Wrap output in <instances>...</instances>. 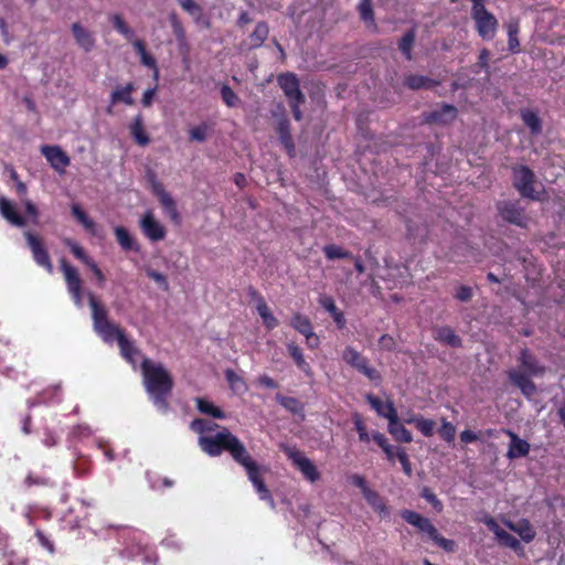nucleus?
I'll return each mask as SVG.
<instances>
[{"instance_id":"34","label":"nucleus","mask_w":565,"mask_h":565,"mask_svg":"<svg viewBox=\"0 0 565 565\" xmlns=\"http://www.w3.org/2000/svg\"><path fill=\"white\" fill-rule=\"evenodd\" d=\"M134 90H135V85L131 82L128 83L127 85L122 86V87L116 88L110 94V103H111V105H116L118 103H124V104L129 105V106L134 105L135 100L131 97V94H132Z\"/></svg>"},{"instance_id":"5","label":"nucleus","mask_w":565,"mask_h":565,"mask_svg":"<svg viewBox=\"0 0 565 565\" xmlns=\"http://www.w3.org/2000/svg\"><path fill=\"white\" fill-rule=\"evenodd\" d=\"M277 84L284 92L287 102L291 108L294 118L297 121L302 119L300 107L306 103V95L300 88V81L292 72H285L277 76Z\"/></svg>"},{"instance_id":"28","label":"nucleus","mask_w":565,"mask_h":565,"mask_svg":"<svg viewBox=\"0 0 565 565\" xmlns=\"http://www.w3.org/2000/svg\"><path fill=\"white\" fill-rule=\"evenodd\" d=\"M180 7L188 12L199 25L211 28V21L203 14V9L194 0H177Z\"/></svg>"},{"instance_id":"13","label":"nucleus","mask_w":565,"mask_h":565,"mask_svg":"<svg viewBox=\"0 0 565 565\" xmlns=\"http://www.w3.org/2000/svg\"><path fill=\"white\" fill-rule=\"evenodd\" d=\"M150 179L152 183V192L157 196L161 207L173 223L180 224L181 217L174 199L168 191H166L163 184L157 181L153 173L150 175Z\"/></svg>"},{"instance_id":"20","label":"nucleus","mask_w":565,"mask_h":565,"mask_svg":"<svg viewBox=\"0 0 565 565\" xmlns=\"http://www.w3.org/2000/svg\"><path fill=\"white\" fill-rule=\"evenodd\" d=\"M71 31L76 45L84 52L89 53L95 49L96 38L93 31L79 22H74L71 25Z\"/></svg>"},{"instance_id":"27","label":"nucleus","mask_w":565,"mask_h":565,"mask_svg":"<svg viewBox=\"0 0 565 565\" xmlns=\"http://www.w3.org/2000/svg\"><path fill=\"white\" fill-rule=\"evenodd\" d=\"M288 355L294 360L296 366L307 376H312V367L306 361L302 349L294 341L286 343Z\"/></svg>"},{"instance_id":"38","label":"nucleus","mask_w":565,"mask_h":565,"mask_svg":"<svg viewBox=\"0 0 565 565\" xmlns=\"http://www.w3.org/2000/svg\"><path fill=\"white\" fill-rule=\"evenodd\" d=\"M195 402H196V408L200 413L210 415L216 419H224L226 417L225 413L220 407H217L213 403H211L210 401H207L203 397H198L195 399Z\"/></svg>"},{"instance_id":"63","label":"nucleus","mask_w":565,"mask_h":565,"mask_svg":"<svg viewBox=\"0 0 565 565\" xmlns=\"http://www.w3.org/2000/svg\"><path fill=\"white\" fill-rule=\"evenodd\" d=\"M170 21H171V26H172V30H173V33H174L177 40H179V41L184 40L185 31H184L182 23L178 19V17L175 14H172L170 18Z\"/></svg>"},{"instance_id":"23","label":"nucleus","mask_w":565,"mask_h":565,"mask_svg":"<svg viewBox=\"0 0 565 565\" xmlns=\"http://www.w3.org/2000/svg\"><path fill=\"white\" fill-rule=\"evenodd\" d=\"M0 215L11 225L23 227L26 225V218L20 214L17 206L7 198H0Z\"/></svg>"},{"instance_id":"25","label":"nucleus","mask_w":565,"mask_h":565,"mask_svg":"<svg viewBox=\"0 0 565 565\" xmlns=\"http://www.w3.org/2000/svg\"><path fill=\"white\" fill-rule=\"evenodd\" d=\"M507 435L510 437V445L507 452V457L511 460L526 457L530 452L531 446L530 444L521 439L512 430H505Z\"/></svg>"},{"instance_id":"36","label":"nucleus","mask_w":565,"mask_h":565,"mask_svg":"<svg viewBox=\"0 0 565 565\" xmlns=\"http://www.w3.org/2000/svg\"><path fill=\"white\" fill-rule=\"evenodd\" d=\"M520 115L522 121L530 129L533 136H539L542 132V120L535 111L522 109Z\"/></svg>"},{"instance_id":"21","label":"nucleus","mask_w":565,"mask_h":565,"mask_svg":"<svg viewBox=\"0 0 565 565\" xmlns=\"http://www.w3.org/2000/svg\"><path fill=\"white\" fill-rule=\"evenodd\" d=\"M401 516L411 525L418 529L419 532L427 534L429 539H431L437 532L436 526L430 522L429 519L423 516L422 514L412 511V510H403Z\"/></svg>"},{"instance_id":"43","label":"nucleus","mask_w":565,"mask_h":565,"mask_svg":"<svg viewBox=\"0 0 565 565\" xmlns=\"http://www.w3.org/2000/svg\"><path fill=\"white\" fill-rule=\"evenodd\" d=\"M290 327H292L296 331H298L302 335H305L313 330L311 320L307 316H305L300 312H296L292 316V318L290 320Z\"/></svg>"},{"instance_id":"54","label":"nucleus","mask_w":565,"mask_h":565,"mask_svg":"<svg viewBox=\"0 0 565 565\" xmlns=\"http://www.w3.org/2000/svg\"><path fill=\"white\" fill-rule=\"evenodd\" d=\"M439 436L447 443H454L456 436V427L450 422L443 419L441 426L438 429Z\"/></svg>"},{"instance_id":"1","label":"nucleus","mask_w":565,"mask_h":565,"mask_svg":"<svg viewBox=\"0 0 565 565\" xmlns=\"http://www.w3.org/2000/svg\"><path fill=\"white\" fill-rule=\"evenodd\" d=\"M140 369L142 383L153 405L164 413L168 412V398L174 386L171 373L162 363L153 362L149 358L142 360Z\"/></svg>"},{"instance_id":"31","label":"nucleus","mask_w":565,"mask_h":565,"mask_svg":"<svg viewBox=\"0 0 565 565\" xmlns=\"http://www.w3.org/2000/svg\"><path fill=\"white\" fill-rule=\"evenodd\" d=\"M320 305L331 315L338 329L345 327L347 320L343 312L337 307L334 300L330 296H324L319 300Z\"/></svg>"},{"instance_id":"51","label":"nucleus","mask_w":565,"mask_h":565,"mask_svg":"<svg viewBox=\"0 0 565 565\" xmlns=\"http://www.w3.org/2000/svg\"><path fill=\"white\" fill-rule=\"evenodd\" d=\"M358 11L363 22L374 24L375 19L372 0H360Z\"/></svg>"},{"instance_id":"15","label":"nucleus","mask_w":565,"mask_h":565,"mask_svg":"<svg viewBox=\"0 0 565 565\" xmlns=\"http://www.w3.org/2000/svg\"><path fill=\"white\" fill-rule=\"evenodd\" d=\"M499 215L508 223L525 228L527 216L518 201H502L497 204Z\"/></svg>"},{"instance_id":"57","label":"nucleus","mask_w":565,"mask_h":565,"mask_svg":"<svg viewBox=\"0 0 565 565\" xmlns=\"http://www.w3.org/2000/svg\"><path fill=\"white\" fill-rule=\"evenodd\" d=\"M221 97L228 107H236L239 104V97L228 85L222 86Z\"/></svg>"},{"instance_id":"44","label":"nucleus","mask_w":565,"mask_h":565,"mask_svg":"<svg viewBox=\"0 0 565 565\" xmlns=\"http://www.w3.org/2000/svg\"><path fill=\"white\" fill-rule=\"evenodd\" d=\"M117 342L120 349V354L126 359V361L134 363V356L139 353L134 342L130 341L126 334H120V339Z\"/></svg>"},{"instance_id":"6","label":"nucleus","mask_w":565,"mask_h":565,"mask_svg":"<svg viewBox=\"0 0 565 565\" xmlns=\"http://www.w3.org/2000/svg\"><path fill=\"white\" fill-rule=\"evenodd\" d=\"M512 182L522 198L533 201L541 200V192L544 189L539 184L534 171L527 166L519 164L512 168Z\"/></svg>"},{"instance_id":"11","label":"nucleus","mask_w":565,"mask_h":565,"mask_svg":"<svg viewBox=\"0 0 565 565\" xmlns=\"http://www.w3.org/2000/svg\"><path fill=\"white\" fill-rule=\"evenodd\" d=\"M271 116L277 118V134L280 143L286 149L289 157L296 153L295 142L290 130V120L286 114L282 104H278L276 109L271 111Z\"/></svg>"},{"instance_id":"47","label":"nucleus","mask_w":565,"mask_h":565,"mask_svg":"<svg viewBox=\"0 0 565 565\" xmlns=\"http://www.w3.org/2000/svg\"><path fill=\"white\" fill-rule=\"evenodd\" d=\"M225 379L231 387L235 392H246L247 385L242 376H239L234 370L227 369L225 372Z\"/></svg>"},{"instance_id":"29","label":"nucleus","mask_w":565,"mask_h":565,"mask_svg":"<svg viewBox=\"0 0 565 565\" xmlns=\"http://www.w3.org/2000/svg\"><path fill=\"white\" fill-rule=\"evenodd\" d=\"M404 84L412 90H418L434 88L440 85V82L424 75L408 74L404 78Z\"/></svg>"},{"instance_id":"52","label":"nucleus","mask_w":565,"mask_h":565,"mask_svg":"<svg viewBox=\"0 0 565 565\" xmlns=\"http://www.w3.org/2000/svg\"><path fill=\"white\" fill-rule=\"evenodd\" d=\"M352 422L354 424V428L359 434V439L362 443H369L371 440V437L366 430L365 422L361 414L353 413L352 415Z\"/></svg>"},{"instance_id":"37","label":"nucleus","mask_w":565,"mask_h":565,"mask_svg":"<svg viewBox=\"0 0 565 565\" xmlns=\"http://www.w3.org/2000/svg\"><path fill=\"white\" fill-rule=\"evenodd\" d=\"M72 215L83 227L92 235L96 234V223L87 215V213L78 205H72Z\"/></svg>"},{"instance_id":"49","label":"nucleus","mask_w":565,"mask_h":565,"mask_svg":"<svg viewBox=\"0 0 565 565\" xmlns=\"http://www.w3.org/2000/svg\"><path fill=\"white\" fill-rule=\"evenodd\" d=\"M415 31H407L398 42V49L407 60L412 58V49L415 42Z\"/></svg>"},{"instance_id":"3","label":"nucleus","mask_w":565,"mask_h":565,"mask_svg":"<svg viewBox=\"0 0 565 565\" xmlns=\"http://www.w3.org/2000/svg\"><path fill=\"white\" fill-rule=\"evenodd\" d=\"M519 362L525 372L521 370H511L508 373L509 380L515 385L522 394L531 398L536 394V385L530 376H542L546 369L540 364L535 355L529 349H523L519 355Z\"/></svg>"},{"instance_id":"42","label":"nucleus","mask_w":565,"mask_h":565,"mask_svg":"<svg viewBox=\"0 0 565 565\" xmlns=\"http://www.w3.org/2000/svg\"><path fill=\"white\" fill-rule=\"evenodd\" d=\"M256 310L268 330H273L278 326L279 322L277 318L271 313L269 307L266 303V300H260L259 303L256 305Z\"/></svg>"},{"instance_id":"45","label":"nucleus","mask_w":565,"mask_h":565,"mask_svg":"<svg viewBox=\"0 0 565 565\" xmlns=\"http://www.w3.org/2000/svg\"><path fill=\"white\" fill-rule=\"evenodd\" d=\"M276 399L285 409L291 414H300L305 409L303 404L296 397L277 394Z\"/></svg>"},{"instance_id":"41","label":"nucleus","mask_w":565,"mask_h":565,"mask_svg":"<svg viewBox=\"0 0 565 565\" xmlns=\"http://www.w3.org/2000/svg\"><path fill=\"white\" fill-rule=\"evenodd\" d=\"M95 330L103 337L105 341H111L116 339L117 341L120 339V334H125L124 330H121L118 326L110 322L109 320Z\"/></svg>"},{"instance_id":"64","label":"nucleus","mask_w":565,"mask_h":565,"mask_svg":"<svg viewBox=\"0 0 565 565\" xmlns=\"http://www.w3.org/2000/svg\"><path fill=\"white\" fill-rule=\"evenodd\" d=\"M71 252L77 259L83 262L85 265H88L93 262V259L87 255L85 249L78 244H73L71 247Z\"/></svg>"},{"instance_id":"22","label":"nucleus","mask_w":565,"mask_h":565,"mask_svg":"<svg viewBox=\"0 0 565 565\" xmlns=\"http://www.w3.org/2000/svg\"><path fill=\"white\" fill-rule=\"evenodd\" d=\"M268 24L265 21L258 22L248 39L239 44L241 50L252 51L260 47L268 38Z\"/></svg>"},{"instance_id":"39","label":"nucleus","mask_w":565,"mask_h":565,"mask_svg":"<svg viewBox=\"0 0 565 565\" xmlns=\"http://www.w3.org/2000/svg\"><path fill=\"white\" fill-rule=\"evenodd\" d=\"M407 424H413L425 437H430L434 434L435 422L423 417L422 415L413 416L405 420Z\"/></svg>"},{"instance_id":"18","label":"nucleus","mask_w":565,"mask_h":565,"mask_svg":"<svg viewBox=\"0 0 565 565\" xmlns=\"http://www.w3.org/2000/svg\"><path fill=\"white\" fill-rule=\"evenodd\" d=\"M41 152L58 174H64L71 163L68 154L60 146H42Z\"/></svg>"},{"instance_id":"4","label":"nucleus","mask_w":565,"mask_h":565,"mask_svg":"<svg viewBox=\"0 0 565 565\" xmlns=\"http://www.w3.org/2000/svg\"><path fill=\"white\" fill-rule=\"evenodd\" d=\"M366 401L373 409L388 420V433L398 443L408 444L413 440L412 433L399 422L397 411L392 402L386 403V412H382V401L373 394L366 395Z\"/></svg>"},{"instance_id":"8","label":"nucleus","mask_w":565,"mask_h":565,"mask_svg":"<svg viewBox=\"0 0 565 565\" xmlns=\"http://www.w3.org/2000/svg\"><path fill=\"white\" fill-rule=\"evenodd\" d=\"M244 468L246 476L253 484L260 500L269 502L274 505V498L270 490L267 488L263 473L267 471L266 467L260 466L252 455L239 465Z\"/></svg>"},{"instance_id":"56","label":"nucleus","mask_w":565,"mask_h":565,"mask_svg":"<svg viewBox=\"0 0 565 565\" xmlns=\"http://www.w3.org/2000/svg\"><path fill=\"white\" fill-rule=\"evenodd\" d=\"M396 457H397L398 461L402 465L404 473L407 477H412L413 476V468H412L409 456H408L406 449L403 448V447H397L396 448Z\"/></svg>"},{"instance_id":"16","label":"nucleus","mask_w":565,"mask_h":565,"mask_svg":"<svg viewBox=\"0 0 565 565\" xmlns=\"http://www.w3.org/2000/svg\"><path fill=\"white\" fill-rule=\"evenodd\" d=\"M481 522L495 535L500 545L509 547L514 552L523 551L520 541L509 532L501 529L493 516L486 515L481 519Z\"/></svg>"},{"instance_id":"9","label":"nucleus","mask_w":565,"mask_h":565,"mask_svg":"<svg viewBox=\"0 0 565 565\" xmlns=\"http://www.w3.org/2000/svg\"><path fill=\"white\" fill-rule=\"evenodd\" d=\"M342 358L347 364L366 376L371 382L377 384L382 381L381 373L375 367L371 366L369 360L353 347H347L343 350Z\"/></svg>"},{"instance_id":"17","label":"nucleus","mask_w":565,"mask_h":565,"mask_svg":"<svg viewBox=\"0 0 565 565\" xmlns=\"http://www.w3.org/2000/svg\"><path fill=\"white\" fill-rule=\"evenodd\" d=\"M139 226L142 234L150 242H159L166 238V227L156 218L151 211H147L140 218Z\"/></svg>"},{"instance_id":"61","label":"nucleus","mask_w":565,"mask_h":565,"mask_svg":"<svg viewBox=\"0 0 565 565\" xmlns=\"http://www.w3.org/2000/svg\"><path fill=\"white\" fill-rule=\"evenodd\" d=\"M473 296V291H472V288L469 287V286H466V285H461L459 286L456 291H455V295L454 297L461 301V302H468L471 300Z\"/></svg>"},{"instance_id":"35","label":"nucleus","mask_w":565,"mask_h":565,"mask_svg":"<svg viewBox=\"0 0 565 565\" xmlns=\"http://www.w3.org/2000/svg\"><path fill=\"white\" fill-rule=\"evenodd\" d=\"M130 134L139 146H147L150 138L143 128V119L141 115H137L130 124Z\"/></svg>"},{"instance_id":"62","label":"nucleus","mask_w":565,"mask_h":565,"mask_svg":"<svg viewBox=\"0 0 565 565\" xmlns=\"http://www.w3.org/2000/svg\"><path fill=\"white\" fill-rule=\"evenodd\" d=\"M140 61H141L142 65L153 70V77H154V79H158L159 70H158L156 58L149 52H147V53L140 55Z\"/></svg>"},{"instance_id":"2","label":"nucleus","mask_w":565,"mask_h":565,"mask_svg":"<svg viewBox=\"0 0 565 565\" xmlns=\"http://www.w3.org/2000/svg\"><path fill=\"white\" fill-rule=\"evenodd\" d=\"M199 446L211 457H217L223 452H228L237 465H241L245 458L250 456L239 438L227 428H223L212 436H200Z\"/></svg>"},{"instance_id":"30","label":"nucleus","mask_w":565,"mask_h":565,"mask_svg":"<svg viewBox=\"0 0 565 565\" xmlns=\"http://www.w3.org/2000/svg\"><path fill=\"white\" fill-rule=\"evenodd\" d=\"M116 241L119 246L125 250H135L139 252L140 247L136 239L131 236L129 231L124 226H116L114 230Z\"/></svg>"},{"instance_id":"33","label":"nucleus","mask_w":565,"mask_h":565,"mask_svg":"<svg viewBox=\"0 0 565 565\" xmlns=\"http://www.w3.org/2000/svg\"><path fill=\"white\" fill-rule=\"evenodd\" d=\"M94 328H98L108 321L107 309L96 299L94 294L88 295Z\"/></svg>"},{"instance_id":"19","label":"nucleus","mask_w":565,"mask_h":565,"mask_svg":"<svg viewBox=\"0 0 565 565\" xmlns=\"http://www.w3.org/2000/svg\"><path fill=\"white\" fill-rule=\"evenodd\" d=\"M458 116V109L450 104H443L439 108L424 113V122L429 125H449Z\"/></svg>"},{"instance_id":"59","label":"nucleus","mask_w":565,"mask_h":565,"mask_svg":"<svg viewBox=\"0 0 565 565\" xmlns=\"http://www.w3.org/2000/svg\"><path fill=\"white\" fill-rule=\"evenodd\" d=\"M435 544L445 550L446 552L455 551V542L452 540L446 539L439 534L437 531L435 535L430 539Z\"/></svg>"},{"instance_id":"53","label":"nucleus","mask_w":565,"mask_h":565,"mask_svg":"<svg viewBox=\"0 0 565 565\" xmlns=\"http://www.w3.org/2000/svg\"><path fill=\"white\" fill-rule=\"evenodd\" d=\"M216 427H218L217 424H215L209 419H204V418H195L190 424V428L193 431L201 434V435L206 431L214 430Z\"/></svg>"},{"instance_id":"32","label":"nucleus","mask_w":565,"mask_h":565,"mask_svg":"<svg viewBox=\"0 0 565 565\" xmlns=\"http://www.w3.org/2000/svg\"><path fill=\"white\" fill-rule=\"evenodd\" d=\"M363 497L371 508L381 516H387L390 514L384 499L376 491L367 489L364 491Z\"/></svg>"},{"instance_id":"14","label":"nucleus","mask_w":565,"mask_h":565,"mask_svg":"<svg viewBox=\"0 0 565 565\" xmlns=\"http://www.w3.org/2000/svg\"><path fill=\"white\" fill-rule=\"evenodd\" d=\"M150 179L152 183V192L157 196L161 207L173 223L180 224L181 217L174 199L168 191H166L163 184L157 181L153 173L150 175Z\"/></svg>"},{"instance_id":"40","label":"nucleus","mask_w":565,"mask_h":565,"mask_svg":"<svg viewBox=\"0 0 565 565\" xmlns=\"http://www.w3.org/2000/svg\"><path fill=\"white\" fill-rule=\"evenodd\" d=\"M62 399V387L60 384H55L47 388L42 390L40 394H38V404H50V403H58Z\"/></svg>"},{"instance_id":"7","label":"nucleus","mask_w":565,"mask_h":565,"mask_svg":"<svg viewBox=\"0 0 565 565\" xmlns=\"http://www.w3.org/2000/svg\"><path fill=\"white\" fill-rule=\"evenodd\" d=\"M470 1L472 2L471 18L478 35L488 41L494 39L499 26L498 19L486 8V0Z\"/></svg>"},{"instance_id":"60","label":"nucleus","mask_w":565,"mask_h":565,"mask_svg":"<svg viewBox=\"0 0 565 565\" xmlns=\"http://www.w3.org/2000/svg\"><path fill=\"white\" fill-rule=\"evenodd\" d=\"M422 497L426 499L437 512H440L443 510L444 505L441 501L430 489L424 488L422 491Z\"/></svg>"},{"instance_id":"12","label":"nucleus","mask_w":565,"mask_h":565,"mask_svg":"<svg viewBox=\"0 0 565 565\" xmlns=\"http://www.w3.org/2000/svg\"><path fill=\"white\" fill-rule=\"evenodd\" d=\"M61 269L67 286V290L77 307L83 303V281L77 269L70 265L65 259L61 260Z\"/></svg>"},{"instance_id":"26","label":"nucleus","mask_w":565,"mask_h":565,"mask_svg":"<svg viewBox=\"0 0 565 565\" xmlns=\"http://www.w3.org/2000/svg\"><path fill=\"white\" fill-rule=\"evenodd\" d=\"M434 339L450 348H461L462 340L449 326L436 327L433 329Z\"/></svg>"},{"instance_id":"50","label":"nucleus","mask_w":565,"mask_h":565,"mask_svg":"<svg viewBox=\"0 0 565 565\" xmlns=\"http://www.w3.org/2000/svg\"><path fill=\"white\" fill-rule=\"evenodd\" d=\"M519 30L518 22L508 24V46L511 53L520 52V41L518 39Z\"/></svg>"},{"instance_id":"58","label":"nucleus","mask_w":565,"mask_h":565,"mask_svg":"<svg viewBox=\"0 0 565 565\" xmlns=\"http://www.w3.org/2000/svg\"><path fill=\"white\" fill-rule=\"evenodd\" d=\"M209 126L206 124H201L199 126L193 127L190 130V139L199 142H203L207 138Z\"/></svg>"},{"instance_id":"55","label":"nucleus","mask_w":565,"mask_h":565,"mask_svg":"<svg viewBox=\"0 0 565 565\" xmlns=\"http://www.w3.org/2000/svg\"><path fill=\"white\" fill-rule=\"evenodd\" d=\"M4 171L9 174V178L15 183L17 192L20 195H23L26 193V185L24 182H22L19 178L18 172L13 168V166L9 163H4Z\"/></svg>"},{"instance_id":"46","label":"nucleus","mask_w":565,"mask_h":565,"mask_svg":"<svg viewBox=\"0 0 565 565\" xmlns=\"http://www.w3.org/2000/svg\"><path fill=\"white\" fill-rule=\"evenodd\" d=\"M110 22L114 26V29L120 33L126 40L132 41L135 33L132 29L126 23L121 14H114L110 18Z\"/></svg>"},{"instance_id":"10","label":"nucleus","mask_w":565,"mask_h":565,"mask_svg":"<svg viewBox=\"0 0 565 565\" xmlns=\"http://www.w3.org/2000/svg\"><path fill=\"white\" fill-rule=\"evenodd\" d=\"M282 451L288 457L289 460L298 468V470L302 473L303 478L311 483H315L320 480L321 473L319 472L317 466L307 458L302 451L297 449L296 447L284 446Z\"/></svg>"},{"instance_id":"24","label":"nucleus","mask_w":565,"mask_h":565,"mask_svg":"<svg viewBox=\"0 0 565 565\" xmlns=\"http://www.w3.org/2000/svg\"><path fill=\"white\" fill-rule=\"evenodd\" d=\"M503 523L509 530L516 533L525 543H531L536 536V531L527 519H521L518 522L504 520Z\"/></svg>"},{"instance_id":"48","label":"nucleus","mask_w":565,"mask_h":565,"mask_svg":"<svg viewBox=\"0 0 565 565\" xmlns=\"http://www.w3.org/2000/svg\"><path fill=\"white\" fill-rule=\"evenodd\" d=\"M323 253L328 259L353 258V255L349 250L335 244L326 245Z\"/></svg>"}]
</instances>
